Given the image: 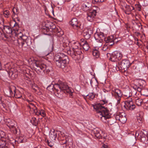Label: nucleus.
<instances>
[{
	"label": "nucleus",
	"mask_w": 148,
	"mask_h": 148,
	"mask_svg": "<svg viewBox=\"0 0 148 148\" xmlns=\"http://www.w3.org/2000/svg\"><path fill=\"white\" fill-rule=\"evenodd\" d=\"M93 106L98 115L101 116L100 117L101 119L103 122H106L107 119L110 118V113L107 108L102 106L100 103L93 105Z\"/></svg>",
	"instance_id": "1"
},
{
	"label": "nucleus",
	"mask_w": 148,
	"mask_h": 148,
	"mask_svg": "<svg viewBox=\"0 0 148 148\" xmlns=\"http://www.w3.org/2000/svg\"><path fill=\"white\" fill-rule=\"evenodd\" d=\"M137 136L138 139L144 143H148V133L145 131H136L135 135H132L129 139V141L131 145L133 146L136 143V137Z\"/></svg>",
	"instance_id": "2"
},
{
	"label": "nucleus",
	"mask_w": 148,
	"mask_h": 148,
	"mask_svg": "<svg viewBox=\"0 0 148 148\" xmlns=\"http://www.w3.org/2000/svg\"><path fill=\"white\" fill-rule=\"evenodd\" d=\"M54 60L58 67L63 69L68 63L69 60L67 56L61 53L55 56Z\"/></svg>",
	"instance_id": "3"
},
{
	"label": "nucleus",
	"mask_w": 148,
	"mask_h": 148,
	"mask_svg": "<svg viewBox=\"0 0 148 148\" xmlns=\"http://www.w3.org/2000/svg\"><path fill=\"white\" fill-rule=\"evenodd\" d=\"M34 70L39 74L48 73L51 68L45 64L38 61H36L34 64Z\"/></svg>",
	"instance_id": "4"
},
{
	"label": "nucleus",
	"mask_w": 148,
	"mask_h": 148,
	"mask_svg": "<svg viewBox=\"0 0 148 148\" xmlns=\"http://www.w3.org/2000/svg\"><path fill=\"white\" fill-rule=\"evenodd\" d=\"M0 148H9L11 146H14L11 138L5 135L3 131L0 130Z\"/></svg>",
	"instance_id": "5"
},
{
	"label": "nucleus",
	"mask_w": 148,
	"mask_h": 148,
	"mask_svg": "<svg viewBox=\"0 0 148 148\" xmlns=\"http://www.w3.org/2000/svg\"><path fill=\"white\" fill-rule=\"evenodd\" d=\"M55 88H57L58 90L59 94L61 92L67 95L69 94L70 97L72 96V92L66 82L59 80L57 83L55 84Z\"/></svg>",
	"instance_id": "6"
},
{
	"label": "nucleus",
	"mask_w": 148,
	"mask_h": 148,
	"mask_svg": "<svg viewBox=\"0 0 148 148\" xmlns=\"http://www.w3.org/2000/svg\"><path fill=\"white\" fill-rule=\"evenodd\" d=\"M78 48L73 47L72 49H69L67 51L68 54L76 61L81 60L83 57L81 49Z\"/></svg>",
	"instance_id": "7"
},
{
	"label": "nucleus",
	"mask_w": 148,
	"mask_h": 148,
	"mask_svg": "<svg viewBox=\"0 0 148 148\" xmlns=\"http://www.w3.org/2000/svg\"><path fill=\"white\" fill-rule=\"evenodd\" d=\"M118 65L120 66V67L116 64H115L114 66L116 70L117 71H120L121 70H123L124 71H126L129 68L131 65V63L129 60L127 59H124L122 61L120 64L119 63H118Z\"/></svg>",
	"instance_id": "8"
},
{
	"label": "nucleus",
	"mask_w": 148,
	"mask_h": 148,
	"mask_svg": "<svg viewBox=\"0 0 148 148\" xmlns=\"http://www.w3.org/2000/svg\"><path fill=\"white\" fill-rule=\"evenodd\" d=\"M43 32L45 34H51L49 32H54L58 36H61L64 34L63 31L61 28H43Z\"/></svg>",
	"instance_id": "9"
},
{
	"label": "nucleus",
	"mask_w": 148,
	"mask_h": 148,
	"mask_svg": "<svg viewBox=\"0 0 148 148\" xmlns=\"http://www.w3.org/2000/svg\"><path fill=\"white\" fill-rule=\"evenodd\" d=\"M112 94L117 101V103H119L123 94L121 90L118 88H112Z\"/></svg>",
	"instance_id": "10"
},
{
	"label": "nucleus",
	"mask_w": 148,
	"mask_h": 148,
	"mask_svg": "<svg viewBox=\"0 0 148 148\" xmlns=\"http://www.w3.org/2000/svg\"><path fill=\"white\" fill-rule=\"evenodd\" d=\"M106 35L103 32H99L97 29V32L95 34V38L97 42L101 43L103 41H106Z\"/></svg>",
	"instance_id": "11"
},
{
	"label": "nucleus",
	"mask_w": 148,
	"mask_h": 148,
	"mask_svg": "<svg viewBox=\"0 0 148 148\" xmlns=\"http://www.w3.org/2000/svg\"><path fill=\"white\" fill-rule=\"evenodd\" d=\"M124 107L127 110H132L135 108V105L132 100H127L125 101Z\"/></svg>",
	"instance_id": "12"
},
{
	"label": "nucleus",
	"mask_w": 148,
	"mask_h": 148,
	"mask_svg": "<svg viewBox=\"0 0 148 148\" xmlns=\"http://www.w3.org/2000/svg\"><path fill=\"white\" fill-rule=\"evenodd\" d=\"M0 29H1L2 32L4 33L5 32L9 35V36L5 35V37L7 38H8V36L12 37L14 36V33L15 32V28H0Z\"/></svg>",
	"instance_id": "13"
},
{
	"label": "nucleus",
	"mask_w": 148,
	"mask_h": 148,
	"mask_svg": "<svg viewBox=\"0 0 148 148\" xmlns=\"http://www.w3.org/2000/svg\"><path fill=\"white\" fill-rule=\"evenodd\" d=\"M94 135L98 139H100V141L101 142L104 141L106 139V136H103V133L101 134L99 130L95 129L93 131Z\"/></svg>",
	"instance_id": "14"
},
{
	"label": "nucleus",
	"mask_w": 148,
	"mask_h": 148,
	"mask_svg": "<svg viewBox=\"0 0 148 148\" xmlns=\"http://www.w3.org/2000/svg\"><path fill=\"white\" fill-rule=\"evenodd\" d=\"M27 36L23 35L21 38L19 39V40H17L19 46L20 47H22L25 42H26V43H27Z\"/></svg>",
	"instance_id": "15"
},
{
	"label": "nucleus",
	"mask_w": 148,
	"mask_h": 148,
	"mask_svg": "<svg viewBox=\"0 0 148 148\" xmlns=\"http://www.w3.org/2000/svg\"><path fill=\"white\" fill-rule=\"evenodd\" d=\"M69 24L71 25L73 27H76L81 28V25L80 23L79 22L77 19L76 18H73L71 20L69 21Z\"/></svg>",
	"instance_id": "16"
},
{
	"label": "nucleus",
	"mask_w": 148,
	"mask_h": 148,
	"mask_svg": "<svg viewBox=\"0 0 148 148\" xmlns=\"http://www.w3.org/2000/svg\"><path fill=\"white\" fill-rule=\"evenodd\" d=\"M97 13L96 10H93L92 11L87 13V18L88 20L90 21H92L93 19L96 16Z\"/></svg>",
	"instance_id": "17"
},
{
	"label": "nucleus",
	"mask_w": 148,
	"mask_h": 148,
	"mask_svg": "<svg viewBox=\"0 0 148 148\" xmlns=\"http://www.w3.org/2000/svg\"><path fill=\"white\" fill-rule=\"evenodd\" d=\"M55 84L54 85H50L47 87V89L51 92H53V93L56 92L58 95L59 94V92H58V90L56 88H55Z\"/></svg>",
	"instance_id": "18"
},
{
	"label": "nucleus",
	"mask_w": 148,
	"mask_h": 148,
	"mask_svg": "<svg viewBox=\"0 0 148 148\" xmlns=\"http://www.w3.org/2000/svg\"><path fill=\"white\" fill-rule=\"evenodd\" d=\"M11 139L12 140L11 142L13 143V142L15 143L17 142L18 143H24L25 142V140L22 136H19L16 138V140H15L14 138H11Z\"/></svg>",
	"instance_id": "19"
},
{
	"label": "nucleus",
	"mask_w": 148,
	"mask_h": 148,
	"mask_svg": "<svg viewBox=\"0 0 148 148\" xmlns=\"http://www.w3.org/2000/svg\"><path fill=\"white\" fill-rule=\"evenodd\" d=\"M107 56L109 60L112 62H115L118 61L114 53V52L111 54L109 53H107Z\"/></svg>",
	"instance_id": "20"
},
{
	"label": "nucleus",
	"mask_w": 148,
	"mask_h": 148,
	"mask_svg": "<svg viewBox=\"0 0 148 148\" xmlns=\"http://www.w3.org/2000/svg\"><path fill=\"white\" fill-rule=\"evenodd\" d=\"M125 12L126 14H128L130 13L131 11L134 10V8L133 6L125 4Z\"/></svg>",
	"instance_id": "21"
},
{
	"label": "nucleus",
	"mask_w": 148,
	"mask_h": 148,
	"mask_svg": "<svg viewBox=\"0 0 148 148\" xmlns=\"http://www.w3.org/2000/svg\"><path fill=\"white\" fill-rule=\"evenodd\" d=\"M23 35L21 32V31L19 29L15 28V32L14 33V36L17 38V39L19 40L21 38Z\"/></svg>",
	"instance_id": "22"
},
{
	"label": "nucleus",
	"mask_w": 148,
	"mask_h": 148,
	"mask_svg": "<svg viewBox=\"0 0 148 148\" xmlns=\"http://www.w3.org/2000/svg\"><path fill=\"white\" fill-rule=\"evenodd\" d=\"M10 129L11 132L16 136L20 134V130L18 128H17L15 126Z\"/></svg>",
	"instance_id": "23"
},
{
	"label": "nucleus",
	"mask_w": 148,
	"mask_h": 148,
	"mask_svg": "<svg viewBox=\"0 0 148 148\" xmlns=\"http://www.w3.org/2000/svg\"><path fill=\"white\" fill-rule=\"evenodd\" d=\"M57 133L54 130L52 132L51 130V131L49 134V136L51 139L52 141L56 140V137L57 136Z\"/></svg>",
	"instance_id": "24"
},
{
	"label": "nucleus",
	"mask_w": 148,
	"mask_h": 148,
	"mask_svg": "<svg viewBox=\"0 0 148 148\" xmlns=\"http://www.w3.org/2000/svg\"><path fill=\"white\" fill-rule=\"evenodd\" d=\"M7 125L10 129H11L16 125V123L14 120H9L8 121Z\"/></svg>",
	"instance_id": "25"
},
{
	"label": "nucleus",
	"mask_w": 148,
	"mask_h": 148,
	"mask_svg": "<svg viewBox=\"0 0 148 148\" xmlns=\"http://www.w3.org/2000/svg\"><path fill=\"white\" fill-rule=\"evenodd\" d=\"M0 108L1 110L5 112H7L8 111V109L5 105L4 103L3 102L1 101V102L0 104Z\"/></svg>",
	"instance_id": "26"
},
{
	"label": "nucleus",
	"mask_w": 148,
	"mask_h": 148,
	"mask_svg": "<svg viewBox=\"0 0 148 148\" xmlns=\"http://www.w3.org/2000/svg\"><path fill=\"white\" fill-rule=\"evenodd\" d=\"M114 53L118 61L121 60L122 58L123 55L119 52L115 51L114 52Z\"/></svg>",
	"instance_id": "27"
},
{
	"label": "nucleus",
	"mask_w": 148,
	"mask_h": 148,
	"mask_svg": "<svg viewBox=\"0 0 148 148\" xmlns=\"http://www.w3.org/2000/svg\"><path fill=\"white\" fill-rule=\"evenodd\" d=\"M120 114V122L122 123H124L127 120V118L124 113H122Z\"/></svg>",
	"instance_id": "28"
},
{
	"label": "nucleus",
	"mask_w": 148,
	"mask_h": 148,
	"mask_svg": "<svg viewBox=\"0 0 148 148\" xmlns=\"http://www.w3.org/2000/svg\"><path fill=\"white\" fill-rule=\"evenodd\" d=\"M17 72H13L12 71L10 72L9 74V76H11L12 79H14L17 77Z\"/></svg>",
	"instance_id": "29"
},
{
	"label": "nucleus",
	"mask_w": 148,
	"mask_h": 148,
	"mask_svg": "<svg viewBox=\"0 0 148 148\" xmlns=\"http://www.w3.org/2000/svg\"><path fill=\"white\" fill-rule=\"evenodd\" d=\"M92 28H84L83 30V34H88L90 32L91 33V35L93 33Z\"/></svg>",
	"instance_id": "30"
},
{
	"label": "nucleus",
	"mask_w": 148,
	"mask_h": 148,
	"mask_svg": "<svg viewBox=\"0 0 148 148\" xmlns=\"http://www.w3.org/2000/svg\"><path fill=\"white\" fill-rule=\"evenodd\" d=\"M136 104L138 106H141L143 103V100L140 98H138L135 100Z\"/></svg>",
	"instance_id": "31"
},
{
	"label": "nucleus",
	"mask_w": 148,
	"mask_h": 148,
	"mask_svg": "<svg viewBox=\"0 0 148 148\" xmlns=\"http://www.w3.org/2000/svg\"><path fill=\"white\" fill-rule=\"evenodd\" d=\"M107 40H106V43H107V45L108 47L112 46L114 44V41L113 40L109 39L108 38H107Z\"/></svg>",
	"instance_id": "32"
},
{
	"label": "nucleus",
	"mask_w": 148,
	"mask_h": 148,
	"mask_svg": "<svg viewBox=\"0 0 148 148\" xmlns=\"http://www.w3.org/2000/svg\"><path fill=\"white\" fill-rule=\"evenodd\" d=\"M82 9L85 11H86L89 9L90 5L88 3L84 4L82 5Z\"/></svg>",
	"instance_id": "33"
},
{
	"label": "nucleus",
	"mask_w": 148,
	"mask_h": 148,
	"mask_svg": "<svg viewBox=\"0 0 148 148\" xmlns=\"http://www.w3.org/2000/svg\"><path fill=\"white\" fill-rule=\"evenodd\" d=\"M95 94H94L93 92L89 93L86 95V97H88V99L90 100H92L95 97Z\"/></svg>",
	"instance_id": "34"
},
{
	"label": "nucleus",
	"mask_w": 148,
	"mask_h": 148,
	"mask_svg": "<svg viewBox=\"0 0 148 148\" xmlns=\"http://www.w3.org/2000/svg\"><path fill=\"white\" fill-rule=\"evenodd\" d=\"M30 104L34 107L35 108L34 109V112L35 114L38 116L40 115L41 114V112H40V110H39L38 111L37 108L35 106L34 104L32 103H30Z\"/></svg>",
	"instance_id": "35"
},
{
	"label": "nucleus",
	"mask_w": 148,
	"mask_h": 148,
	"mask_svg": "<svg viewBox=\"0 0 148 148\" xmlns=\"http://www.w3.org/2000/svg\"><path fill=\"white\" fill-rule=\"evenodd\" d=\"M30 121L34 126H36L38 124V121L35 117H32L31 120Z\"/></svg>",
	"instance_id": "36"
},
{
	"label": "nucleus",
	"mask_w": 148,
	"mask_h": 148,
	"mask_svg": "<svg viewBox=\"0 0 148 148\" xmlns=\"http://www.w3.org/2000/svg\"><path fill=\"white\" fill-rule=\"evenodd\" d=\"M13 88L14 89V97H15L16 98H20L21 97H22V96L21 95V94L19 92H18V94L17 93H16V90L15 89V88L13 87Z\"/></svg>",
	"instance_id": "37"
},
{
	"label": "nucleus",
	"mask_w": 148,
	"mask_h": 148,
	"mask_svg": "<svg viewBox=\"0 0 148 148\" xmlns=\"http://www.w3.org/2000/svg\"><path fill=\"white\" fill-rule=\"evenodd\" d=\"M92 53L93 56L96 58H99V53L98 51L97 50H94L92 52Z\"/></svg>",
	"instance_id": "38"
},
{
	"label": "nucleus",
	"mask_w": 148,
	"mask_h": 148,
	"mask_svg": "<svg viewBox=\"0 0 148 148\" xmlns=\"http://www.w3.org/2000/svg\"><path fill=\"white\" fill-rule=\"evenodd\" d=\"M89 48V45L87 41H85L83 45V48L85 51H87Z\"/></svg>",
	"instance_id": "39"
},
{
	"label": "nucleus",
	"mask_w": 148,
	"mask_h": 148,
	"mask_svg": "<svg viewBox=\"0 0 148 148\" xmlns=\"http://www.w3.org/2000/svg\"><path fill=\"white\" fill-rule=\"evenodd\" d=\"M12 88L9 87V90L10 93H8L7 95L8 97H14V93L12 91Z\"/></svg>",
	"instance_id": "40"
},
{
	"label": "nucleus",
	"mask_w": 148,
	"mask_h": 148,
	"mask_svg": "<svg viewBox=\"0 0 148 148\" xmlns=\"http://www.w3.org/2000/svg\"><path fill=\"white\" fill-rule=\"evenodd\" d=\"M3 13L5 16L6 17H8L10 15L9 11L7 10L4 11Z\"/></svg>",
	"instance_id": "41"
},
{
	"label": "nucleus",
	"mask_w": 148,
	"mask_h": 148,
	"mask_svg": "<svg viewBox=\"0 0 148 148\" xmlns=\"http://www.w3.org/2000/svg\"><path fill=\"white\" fill-rule=\"evenodd\" d=\"M143 118L141 117L138 116L137 118V122L139 123H142L143 121Z\"/></svg>",
	"instance_id": "42"
},
{
	"label": "nucleus",
	"mask_w": 148,
	"mask_h": 148,
	"mask_svg": "<svg viewBox=\"0 0 148 148\" xmlns=\"http://www.w3.org/2000/svg\"><path fill=\"white\" fill-rule=\"evenodd\" d=\"M91 32L89 34H83V36H84L85 38L86 39H89L90 37V36L91 35Z\"/></svg>",
	"instance_id": "43"
},
{
	"label": "nucleus",
	"mask_w": 148,
	"mask_h": 148,
	"mask_svg": "<svg viewBox=\"0 0 148 148\" xmlns=\"http://www.w3.org/2000/svg\"><path fill=\"white\" fill-rule=\"evenodd\" d=\"M40 90V88L38 87L37 89H36L35 92L36 93L40 95L41 93Z\"/></svg>",
	"instance_id": "44"
},
{
	"label": "nucleus",
	"mask_w": 148,
	"mask_h": 148,
	"mask_svg": "<svg viewBox=\"0 0 148 148\" xmlns=\"http://www.w3.org/2000/svg\"><path fill=\"white\" fill-rule=\"evenodd\" d=\"M18 10L15 8H14L12 9V12L14 14H17L18 13Z\"/></svg>",
	"instance_id": "45"
},
{
	"label": "nucleus",
	"mask_w": 148,
	"mask_h": 148,
	"mask_svg": "<svg viewBox=\"0 0 148 148\" xmlns=\"http://www.w3.org/2000/svg\"><path fill=\"white\" fill-rule=\"evenodd\" d=\"M18 10L15 8H14L12 9V12L14 14H17L18 13Z\"/></svg>",
	"instance_id": "46"
},
{
	"label": "nucleus",
	"mask_w": 148,
	"mask_h": 148,
	"mask_svg": "<svg viewBox=\"0 0 148 148\" xmlns=\"http://www.w3.org/2000/svg\"><path fill=\"white\" fill-rule=\"evenodd\" d=\"M64 138H63V139H61V140H60V143L61 145H63L64 144H66V145L67 144V143L66 142V141L64 140Z\"/></svg>",
	"instance_id": "47"
},
{
	"label": "nucleus",
	"mask_w": 148,
	"mask_h": 148,
	"mask_svg": "<svg viewBox=\"0 0 148 148\" xmlns=\"http://www.w3.org/2000/svg\"><path fill=\"white\" fill-rule=\"evenodd\" d=\"M40 112H41V114L40 115H41L42 116L44 117L45 115V113L44 110H40Z\"/></svg>",
	"instance_id": "48"
},
{
	"label": "nucleus",
	"mask_w": 148,
	"mask_h": 148,
	"mask_svg": "<svg viewBox=\"0 0 148 148\" xmlns=\"http://www.w3.org/2000/svg\"><path fill=\"white\" fill-rule=\"evenodd\" d=\"M38 87L36 85H34L32 86V89L34 90V92H35V91L36 89Z\"/></svg>",
	"instance_id": "49"
},
{
	"label": "nucleus",
	"mask_w": 148,
	"mask_h": 148,
	"mask_svg": "<svg viewBox=\"0 0 148 148\" xmlns=\"http://www.w3.org/2000/svg\"><path fill=\"white\" fill-rule=\"evenodd\" d=\"M69 138H71L70 137H65V138H64V140L66 141V142L67 143V144L69 143Z\"/></svg>",
	"instance_id": "50"
},
{
	"label": "nucleus",
	"mask_w": 148,
	"mask_h": 148,
	"mask_svg": "<svg viewBox=\"0 0 148 148\" xmlns=\"http://www.w3.org/2000/svg\"><path fill=\"white\" fill-rule=\"evenodd\" d=\"M108 46L107 45H104L103 47V50L104 51H106L108 47Z\"/></svg>",
	"instance_id": "51"
},
{
	"label": "nucleus",
	"mask_w": 148,
	"mask_h": 148,
	"mask_svg": "<svg viewBox=\"0 0 148 148\" xmlns=\"http://www.w3.org/2000/svg\"><path fill=\"white\" fill-rule=\"evenodd\" d=\"M120 114H119L117 115L115 117L116 120H119L120 122Z\"/></svg>",
	"instance_id": "52"
},
{
	"label": "nucleus",
	"mask_w": 148,
	"mask_h": 148,
	"mask_svg": "<svg viewBox=\"0 0 148 148\" xmlns=\"http://www.w3.org/2000/svg\"><path fill=\"white\" fill-rule=\"evenodd\" d=\"M27 74L28 75V76H26V77L27 78H29L31 77L32 76V75L30 72H29V73H27Z\"/></svg>",
	"instance_id": "53"
},
{
	"label": "nucleus",
	"mask_w": 148,
	"mask_h": 148,
	"mask_svg": "<svg viewBox=\"0 0 148 148\" xmlns=\"http://www.w3.org/2000/svg\"><path fill=\"white\" fill-rule=\"evenodd\" d=\"M135 35H136L137 36H138L140 35V33L138 32H135Z\"/></svg>",
	"instance_id": "54"
},
{
	"label": "nucleus",
	"mask_w": 148,
	"mask_h": 148,
	"mask_svg": "<svg viewBox=\"0 0 148 148\" xmlns=\"http://www.w3.org/2000/svg\"><path fill=\"white\" fill-rule=\"evenodd\" d=\"M101 101H103V102L104 103L103 104L107 103H108L107 101L106 100H103Z\"/></svg>",
	"instance_id": "55"
},
{
	"label": "nucleus",
	"mask_w": 148,
	"mask_h": 148,
	"mask_svg": "<svg viewBox=\"0 0 148 148\" xmlns=\"http://www.w3.org/2000/svg\"><path fill=\"white\" fill-rule=\"evenodd\" d=\"M19 26L18 24L17 23L15 22V23L14 25V26H18V27H19Z\"/></svg>",
	"instance_id": "56"
},
{
	"label": "nucleus",
	"mask_w": 148,
	"mask_h": 148,
	"mask_svg": "<svg viewBox=\"0 0 148 148\" xmlns=\"http://www.w3.org/2000/svg\"><path fill=\"white\" fill-rule=\"evenodd\" d=\"M134 43L136 45L139 46V42H138V41H135Z\"/></svg>",
	"instance_id": "57"
},
{
	"label": "nucleus",
	"mask_w": 148,
	"mask_h": 148,
	"mask_svg": "<svg viewBox=\"0 0 148 148\" xmlns=\"http://www.w3.org/2000/svg\"><path fill=\"white\" fill-rule=\"evenodd\" d=\"M134 38L135 41H138V39L136 37H134Z\"/></svg>",
	"instance_id": "58"
},
{
	"label": "nucleus",
	"mask_w": 148,
	"mask_h": 148,
	"mask_svg": "<svg viewBox=\"0 0 148 148\" xmlns=\"http://www.w3.org/2000/svg\"><path fill=\"white\" fill-rule=\"evenodd\" d=\"M137 90H138V91H140L141 90V88L139 87H138L137 88Z\"/></svg>",
	"instance_id": "59"
},
{
	"label": "nucleus",
	"mask_w": 148,
	"mask_h": 148,
	"mask_svg": "<svg viewBox=\"0 0 148 148\" xmlns=\"http://www.w3.org/2000/svg\"><path fill=\"white\" fill-rule=\"evenodd\" d=\"M34 148H42L41 145H38L37 147H35Z\"/></svg>",
	"instance_id": "60"
},
{
	"label": "nucleus",
	"mask_w": 148,
	"mask_h": 148,
	"mask_svg": "<svg viewBox=\"0 0 148 148\" xmlns=\"http://www.w3.org/2000/svg\"><path fill=\"white\" fill-rule=\"evenodd\" d=\"M1 29L0 30V37H1L2 34Z\"/></svg>",
	"instance_id": "61"
},
{
	"label": "nucleus",
	"mask_w": 148,
	"mask_h": 148,
	"mask_svg": "<svg viewBox=\"0 0 148 148\" xmlns=\"http://www.w3.org/2000/svg\"><path fill=\"white\" fill-rule=\"evenodd\" d=\"M103 147L104 148H109L108 147H107V146L106 145H105L104 146H103Z\"/></svg>",
	"instance_id": "62"
},
{
	"label": "nucleus",
	"mask_w": 148,
	"mask_h": 148,
	"mask_svg": "<svg viewBox=\"0 0 148 148\" xmlns=\"http://www.w3.org/2000/svg\"><path fill=\"white\" fill-rule=\"evenodd\" d=\"M138 26L139 27H140V26H141V25L140 23H139L138 24Z\"/></svg>",
	"instance_id": "63"
},
{
	"label": "nucleus",
	"mask_w": 148,
	"mask_h": 148,
	"mask_svg": "<svg viewBox=\"0 0 148 148\" xmlns=\"http://www.w3.org/2000/svg\"><path fill=\"white\" fill-rule=\"evenodd\" d=\"M146 47H147V49H148V42H147L146 44Z\"/></svg>",
	"instance_id": "64"
}]
</instances>
